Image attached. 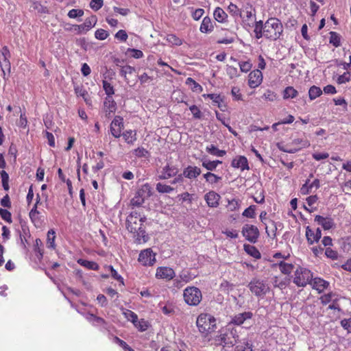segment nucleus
<instances>
[{
	"mask_svg": "<svg viewBox=\"0 0 351 351\" xmlns=\"http://www.w3.org/2000/svg\"><path fill=\"white\" fill-rule=\"evenodd\" d=\"M186 84L189 86L193 92L201 93L203 90L202 86L196 82L193 78L188 77L186 80Z\"/></svg>",
	"mask_w": 351,
	"mask_h": 351,
	"instance_id": "obj_36",
	"label": "nucleus"
},
{
	"mask_svg": "<svg viewBox=\"0 0 351 351\" xmlns=\"http://www.w3.org/2000/svg\"><path fill=\"white\" fill-rule=\"evenodd\" d=\"M152 195V187L147 183L143 184L141 189L137 191L136 195L132 199L131 204L135 206H140L145 202L146 197Z\"/></svg>",
	"mask_w": 351,
	"mask_h": 351,
	"instance_id": "obj_9",
	"label": "nucleus"
},
{
	"mask_svg": "<svg viewBox=\"0 0 351 351\" xmlns=\"http://www.w3.org/2000/svg\"><path fill=\"white\" fill-rule=\"evenodd\" d=\"M313 278L312 272L304 267H298L295 271L293 282L298 287H305L311 282Z\"/></svg>",
	"mask_w": 351,
	"mask_h": 351,
	"instance_id": "obj_8",
	"label": "nucleus"
},
{
	"mask_svg": "<svg viewBox=\"0 0 351 351\" xmlns=\"http://www.w3.org/2000/svg\"><path fill=\"white\" fill-rule=\"evenodd\" d=\"M206 150L210 154L217 157H223L226 154V152L225 150L219 149L215 145L213 144L207 146Z\"/></svg>",
	"mask_w": 351,
	"mask_h": 351,
	"instance_id": "obj_32",
	"label": "nucleus"
},
{
	"mask_svg": "<svg viewBox=\"0 0 351 351\" xmlns=\"http://www.w3.org/2000/svg\"><path fill=\"white\" fill-rule=\"evenodd\" d=\"M306 237L308 244L313 245L314 243L318 242L319 239L316 236L315 232L310 228L309 226H307L306 228Z\"/></svg>",
	"mask_w": 351,
	"mask_h": 351,
	"instance_id": "obj_35",
	"label": "nucleus"
},
{
	"mask_svg": "<svg viewBox=\"0 0 351 351\" xmlns=\"http://www.w3.org/2000/svg\"><path fill=\"white\" fill-rule=\"evenodd\" d=\"M235 351H252V345L247 340L243 339L236 346Z\"/></svg>",
	"mask_w": 351,
	"mask_h": 351,
	"instance_id": "obj_44",
	"label": "nucleus"
},
{
	"mask_svg": "<svg viewBox=\"0 0 351 351\" xmlns=\"http://www.w3.org/2000/svg\"><path fill=\"white\" fill-rule=\"evenodd\" d=\"M298 95V91L292 86L287 87L283 92L285 99H293Z\"/></svg>",
	"mask_w": 351,
	"mask_h": 351,
	"instance_id": "obj_40",
	"label": "nucleus"
},
{
	"mask_svg": "<svg viewBox=\"0 0 351 351\" xmlns=\"http://www.w3.org/2000/svg\"><path fill=\"white\" fill-rule=\"evenodd\" d=\"M322 89L317 86H312L308 90L309 99L312 101L322 95Z\"/></svg>",
	"mask_w": 351,
	"mask_h": 351,
	"instance_id": "obj_39",
	"label": "nucleus"
},
{
	"mask_svg": "<svg viewBox=\"0 0 351 351\" xmlns=\"http://www.w3.org/2000/svg\"><path fill=\"white\" fill-rule=\"evenodd\" d=\"M350 76L351 75L349 72H345L337 77V82L339 84H345L350 80Z\"/></svg>",
	"mask_w": 351,
	"mask_h": 351,
	"instance_id": "obj_62",
	"label": "nucleus"
},
{
	"mask_svg": "<svg viewBox=\"0 0 351 351\" xmlns=\"http://www.w3.org/2000/svg\"><path fill=\"white\" fill-rule=\"evenodd\" d=\"M238 339L237 330L232 324H228L219 330L218 334L214 337V341L217 346L232 348L237 343Z\"/></svg>",
	"mask_w": 351,
	"mask_h": 351,
	"instance_id": "obj_2",
	"label": "nucleus"
},
{
	"mask_svg": "<svg viewBox=\"0 0 351 351\" xmlns=\"http://www.w3.org/2000/svg\"><path fill=\"white\" fill-rule=\"evenodd\" d=\"M122 311L123 315H124L125 318L127 319L128 321L132 322L133 324L137 322L138 316L135 313L129 309L125 308H123Z\"/></svg>",
	"mask_w": 351,
	"mask_h": 351,
	"instance_id": "obj_41",
	"label": "nucleus"
},
{
	"mask_svg": "<svg viewBox=\"0 0 351 351\" xmlns=\"http://www.w3.org/2000/svg\"><path fill=\"white\" fill-rule=\"evenodd\" d=\"M199 331L204 336L216 328V319L210 314L201 313L196 321Z\"/></svg>",
	"mask_w": 351,
	"mask_h": 351,
	"instance_id": "obj_4",
	"label": "nucleus"
},
{
	"mask_svg": "<svg viewBox=\"0 0 351 351\" xmlns=\"http://www.w3.org/2000/svg\"><path fill=\"white\" fill-rule=\"evenodd\" d=\"M213 15L215 19L219 23L225 22L228 17L226 12L221 8H217L214 11Z\"/></svg>",
	"mask_w": 351,
	"mask_h": 351,
	"instance_id": "obj_33",
	"label": "nucleus"
},
{
	"mask_svg": "<svg viewBox=\"0 0 351 351\" xmlns=\"http://www.w3.org/2000/svg\"><path fill=\"white\" fill-rule=\"evenodd\" d=\"M107 268L110 271L111 276L114 279L119 281L120 282H121L122 285L124 284L123 278H122V276L121 275H119L118 274V272L114 269V267L112 265L108 266Z\"/></svg>",
	"mask_w": 351,
	"mask_h": 351,
	"instance_id": "obj_56",
	"label": "nucleus"
},
{
	"mask_svg": "<svg viewBox=\"0 0 351 351\" xmlns=\"http://www.w3.org/2000/svg\"><path fill=\"white\" fill-rule=\"evenodd\" d=\"M108 33L107 31L103 29H99L95 31V36L97 39L100 40H104L108 36Z\"/></svg>",
	"mask_w": 351,
	"mask_h": 351,
	"instance_id": "obj_57",
	"label": "nucleus"
},
{
	"mask_svg": "<svg viewBox=\"0 0 351 351\" xmlns=\"http://www.w3.org/2000/svg\"><path fill=\"white\" fill-rule=\"evenodd\" d=\"M145 220V217L136 211H132L127 217V229L134 234L137 241L140 243L147 242L149 239L144 227Z\"/></svg>",
	"mask_w": 351,
	"mask_h": 351,
	"instance_id": "obj_1",
	"label": "nucleus"
},
{
	"mask_svg": "<svg viewBox=\"0 0 351 351\" xmlns=\"http://www.w3.org/2000/svg\"><path fill=\"white\" fill-rule=\"evenodd\" d=\"M97 18L95 15H92L90 17L86 19L84 26L86 27V29L89 31L91 28H93L97 23Z\"/></svg>",
	"mask_w": 351,
	"mask_h": 351,
	"instance_id": "obj_46",
	"label": "nucleus"
},
{
	"mask_svg": "<svg viewBox=\"0 0 351 351\" xmlns=\"http://www.w3.org/2000/svg\"><path fill=\"white\" fill-rule=\"evenodd\" d=\"M195 278L189 271H182L176 280V284L178 287H182L183 283H187Z\"/></svg>",
	"mask_w": 351,
	"mask_h": 351,
	"instance_id": "obj_22",
	"label": "nucleus"
},
{
	"mask_svg": "<svg viewBox=\"0 0 351 351\" xmlns=\"http://www.w3.org/2000/svg\"><path fill=\"white\" fill-rule=\"evenodd\" d=\"M291 145L294 147H289L288 145L279 143L277 144V147L283 152L294 154L301 149L308 147L310 142L304 138H295L292 141Z\"/></svg>",
	"mask_w": 351,
	"mask_h": 351,
	"instance_id": "obj_6",
	"label": "nucleus"
},
{
	"mask_svg": "<svg viewBox=\"0 0 351 351\" xmlns=\"http://www.w3.org/2000/svg\"><path fill=\"white\" fill-rule=\"evenodd\" d=\"M156 190L159 193H171L174 191V188L165 183L158 182L156 185Z\"/></svg>",
	"mask_w": 351,
	"mask_h": 351,
	"instance_id": "obj_34",
	"label": "nucleus"
},
{
	"mask_svg": "<svg viewBox=\"0 0 351 351\" xmlns=\"http://www.w3.org/2000/svg\"><path fill=\"white\" fill-rule=\"evenodd\" d=\"M156 254L151 248H147L140 252L138 261L144 267H152L156 262Z\"/></svg>",
	"mask_w": 351,
	"mask_h": 351,
	"instance_id": "obj_10",
	"label": "nucleus"
},
{
	"mask_svg": "<svg viewBox=\"0 0 351 351\" xmlns=\"http://www.w3.org/2000/svg\"><path fill=\"white\" fill-rule=\"evenodd\" d=\"M201 169L195 166H188L183 171V176L189 179L196 178L201 173Z\"/></svg>",
	"mask_w": 351,
	"mask_h": 351,
	"instance_id": "obj_23",
	"label": "nucleus"
},
{
	"mask_svg": "<svg viewBox=\"0 0 351 351\" xmlns=\"http://www.w3.org/2000/svg\"><path fill=\"white\" fill-rule=\"evenodd\" d=\"M273 285L275 287L283 289L287 287V280L286 279L282 280L278 277H275L273 280Z\"/></svg>",
	"mask_w": 351,
	"mask_h": 351,
	"instance_id": "obj_51",
	"label": "nucleus"
},
{
	"mask_svg": "<svg viewBox=\"0 0 351 351\" xmlns=\"http://www.w3.org/2000/svg\"><path fill=\"white\" fill-rule=\"evenodd\" d=\"M213 29L211 19L209 17H204L200 25L199 30L202 33L210 32Z\"/></svg>",
	"mask_w": 351,
	"mask_h": 351,
	"instance_id": "obj_30",
	"label": "nucleus"
},
{
	"mask_svg": "<svg viewBox=\"0 0 351 351\" xmlns=\"http://www.w3.org/2000/svg\"><path fill=\"white\" fill-rule=\"evenodd\" d=\"M315 221L324 230H330L334 226V221L330 217H324L321 215H316Z\"/></svg>",
	"mask_w": 351,
	"mask_h": 351,
	"instance_id": "obj_21",
	"label": "nucleus"
},
{
	"mask_svg": "<svg viewBox=\"0 0 351 351\" xmlns=\"http://www.w3.org/2000/svg\"><path fill=\"white\" fill-rule=\"evenodd\" d=\"M226 72L230 78L233 79L239 76L238 70L236 67L232 66H228Z\"/></svg>",
	"mask_w": 351,
	"mask_h": 351,
	"instance_id": "obj_63",
	"label": "nucleus"
},
{
	"mask_svg": "<svg viewBox=\"0 0 351 351\" xmlns=\"http://www.w3.org/2000/svg\"><path fill=\"white\" fill-rule=\"evenodd\" d=\"M310 179H307L305 183L301 186L300 192L302 195H308L309 194L312 189L309 185Z\"/></svg>",
	"mask_w": 351,
	"mask_h": 351,
	"instance_id": "obj_61",
	"label": "nucleus"
},
{
	"mask_svg": "<svg viewBox=\"0 0 351 351\" xmlns=\"http://www.w3.org/2000/svg\"><path fill=\"white\" fill-rule=\"evenodd\" d=\"M167 41L169 43L176 46H180L183 43L182 40L175 34H168L167 36Z\"/></svg>",
	"mask_w": 351,
	"mask_h": 351,
	"instance_id": "obj_47",
	"label": "nucleus"
},
{
	"mask_svg": "<svg viewBox=\"0 0 351 351\" xmlns=\"http://www.w3.org/2000/svg\"><path fill=\"white\" fill-rule=\"evenodd\" d=\"M265 38L271 40L280 38L283 32L281 21L277 18H270L265 22Z\"/></svg>",
	"mask_w": 351,
	"mask_h": 351,
	"instance_id": "obj_3",
	"label": "nucleus"
},
{
	"mask_svg": "<svg viewBox=\"0 0 351 351\" xmlns=\"http://www.w3.org/2000/svg\"><path fill=\"white\" fill-rule=\"evenodd\" d=\"M313 289L317 290L319 293L323 292L329 286V282L321 278H315L311 280Z\"/></svg>",
	"mask_w": 351,
	"mask_h": 351,
	"instance_id": "obj_20",
	"label": "nucleus"
},
{
	"mask_svg": "<svg viewBox=\"0 0 351 351\" xmlns=\"http://www.w3.org/2000/svg\"><path fill=\"white\" fill-rule=\"evenodd\" d=\"M263 98L267 101H274L276 99L277 96L276 94L270 90H267L263 95Z\"/></svg>",
	"mask_w": 351,
	"mask_h": 351,
	"instance_id": "obj_64",
	"label": "nucleus"
},
{
	"mask_svg": "<svg viewBox=\"0 0 351 351\" xmlns=\"http://www.w3.org/2000/svg\"><path fill=\"white\" fill-rule=\"evenodd\" d=\"M202 166L206 168L208 171H215L217 168L214 162L211 160H207L206 158H204L202 159Z\"/></svg>",
	"mask_w": 351,
	"mask_h": 351,
	"instance_id": "obj_53",
	"label": "nucleus"
},
{
	"mask_svg": "<svg viewBox=\"0 0 351 351\" xmlns=\"http://www.w3.org/2000/svg\"><path fill=\"white\" fill-rule=\"evenodd\" d=\"M263 81V74L259 69L252 71L248 75V85L252 88L258 87Z\"/></svg>",
	"mask_w": 351,
	"mask_h": 351,
	"instance_id": "obj_15",
	"label": "nucleus"
},
{
	"mask_svg": "<svg viewBox=\"0 0 351 351\" xmlns=\"http://www.w3.org/2000/svg\"><path fill=\"white\" fill-rule=\"evenodd\" d=\"M56 232L54 230L51 229L47 232V247L51 250L56 249V244H55V240H56Z\"/></svg>",
	"mask_w": 351,
	"mask_h": 351,
	"instance_id": "obj_31",
	"label": "nucleus"
},
{
	"mask_svg": "<svg viewBox=\"0 0 351 351\" xmlns=\"http://www.w3.org/2000/svg\"><path fill=\"white\" fill-rule=\"evenodd\" d=\"M77 263L80 265L91 270L97 271L99 269V265L94 261H90L82 258H79Z\"/></svg>",
	"mask_w": 351,
	"mask_h": 351,
	"instance_id": "obj_29",
	"label": "nucleus"
},
{
	"mask_svg": "<svg viewBox=\"0 0 351 351\" xmlns=\"http://www.w3.org/2000/svg\"><path fill=\"white\" fill-rule=\"evenodd\" d=\"M252 316V313L250 312H245L236 315L232 319L231 324L241 325L246 319H250Z\"/></svg>",
	"mask_w": 351,
	"mask_h": 351,
	"instance_id": "obj_24",
	"label": "nucleus"
},
{
	"mask_svg": "<svg viewBox=\"0 0 351 351\" xmlns=\"http://www.w3.org/2000/svg\"><path fill=\"white\" fill-rule=\"evenodd\" d=\"M240 70L241 72L247 73L252 69V64L250 61H241L239 62Z\"/></svg>",
	"mask_w": 351,
	"mask_h": 351,
	"instance_id": "obj_55",
	"label": "nucleus"
},
{
	"mask_svg": "<svg viewBox=\"0 0 351 351\" xmlns=\"http://www.w3.org/2000/svg\"><path fill=\"white\" fill-rule=\"evenodd\" d=\"M104 5L103 0H91L90 2V7L94 11H97L102 8Z\"/></svg>",
	"mask_w": 351,
	"mask_h": 351,
	"instance_id": "obj_59",
	"label": "nucleus"
},
{
	"mask_svg": "<svg viewBox=\"0 0 351 351\" xmlns=\"http://www.w3.org/2000/svg\"><path fill=\"white\" fill-rule=\"evenodd\" d=\"M239 15L245 27H253L256 21V14L255 10L252 5L249 3L243 5L239 10Z\"/></svg>",
	"mask_w": 351,
	"mask_h": 351,
	"instance_id": "obj_7",
	"label": "nucleus"
},
{
	"mask_svg": "<svg viewBox=\"0 0 351 351\" xmlns=\"http://www.w3.org/2000/svg\"><path fill=\"white\" fill-rule=\"evenodd\" d=\"M183 298L187 304L197 306L202 299V291L197 287H188L184 290Z\"/></svg>",
	"mask_w": 351,
	"mask_h": 351,
	"instance_id": "obj_5",
	"label": "nucleus"
},
{
	"mask_svg": "<svg viewBox=\"0 0 351 351\" xmlns=\"http://www.w3.org/2000/svg\"><path fill=\"white\" fill-rule=\"evenodd\" d=\"M221 196L216 192L210 191L205 194L204 199L210 208H217L219 205Z\"/></svg>",
	"mask_w": 351,
	"mask_h": 351,
	"instance_id": "obj_17",
	"label": "nucleus"
},
{
	"mask_svg": "<svg viewBox=\"0 0 351 351\" xmlns=\"http://www.w3.org/2000/svg\"><path fill=\"white\" fill-rule=\"evenodd\" d=\"M244 250L249 255L252 256V257L256 259L260 258L261 256L259 251L254 245H244Z\"/></svg>",
	"mask_w": 351,
	"mask_h": 351,
	"instance_id": "obj_38",
	"label": "nucleus"
},
{
	"mask_svg": "<svg viewBox=\"0 0 351 351\" xmlns=\"http://www.w3.org/2000/svg\"><path fill=\"white\" fill-rule=\"evenodd\" d=\"M178 173V169L176 166L167 164L158 171V178L159 180H168L176 176Z\"/></svg>",
	"mask_w": 351,
	"mask_h": 351,
	"instance_id": "obj_14",
	"label": "nucleus"
},
{
	"mask_svg": "<svg viewBox=\"0 0 351 351\" xmlns=\"http://www.w3.org/2000/svg\"><path fill=\"white\" fill-rule=\"evenodd\" d=\"M253 27H254V32L257 39L265 37V23L263 21H255Z\"/></svg>",
	"mask_w": 351,
	"mask_h": 351,
	"instance_id": "obj_26",
	"label": "nucleus"
},
{
	"mask_svg": "<svg viewBox=\"0 0 351 351\" xmlns=\"http://www.w3.org/2000/svg\"><path fill=\"white\" fill-rule=\"evenodd\" d=\"M39 202H40V197H39V195H38L37 199H36V202L35 203L34 206H33V208H32V210L29 212V217L33 222L37 221L38 219V216L39 212L37 210V206H38V204L39 203Z\"/></svg>",
	"mask_w": 351,
	"mask_h": 351,
	"instance_id": "obj_43",
	"label": "nucleus"
},
{
	"mask_svg": "<svg viewBox=\"0 0 351 351\" xmlns=\"http://www.w3.org/2000/svg\"><path fill=\"white\" fill-rule=\"evenodd\" d=\"M104 110L106 112L110 114L115 112L117 108L116 102L112 97H106L104 103Z\"/></svg>",
	"mask_w": 351,
	"mask_h": 351,
	"instance_id": "obj_27",
	"label": "nucleus"
},
{
	"mask_svg": "<svg viewBox=\"0 0 351 351\" xmlns=\"http://www.w3.org/2000/svg\"><path fill=\"white\" fill-rule=\"evenodd\" d=\"M134 70V68L130 65L123 66L120 69V74L126 78L127 74H132Z\"/></svg>",
	"mask_w": 351,
	"mask_h": 351,
	"instance_id": "obj_60",
	"label": "nucleus"
},
{
	"mask_svg": "<svg viewBox=\"0 0 351 351\" xmlns=\"http://www.w3.org/2000/svg\"><path fill=\"white\" fill-rule=\"evenodd\" d=\"M122 136L125 141L128 144L133 145L136 141V132L135 130H125L123 133Z\"/></svg>",
	"mask_w": 351,
	"mask_h": 351,
	"instance_id": "obj_28",
	"label": "nucleus"
},
{
	"mask_svg": "<svg viewBox=\"0 0 351 351\" xmlns=\"http://www.w3.org/2000/svg\"><path fill=\"white\" fill-rule=\"evenodd\" d=\"M243 237L251 243H255L259 236V231L256 226L245 224L242 229Z\"/></svg>",
	"mask_w": 351,
	"mask_h": 351,
	"instance_id": "obj_13",
	"label": "nucleus"
},
{
	"mask_svg": "<svg viewBox=\"0 0 351 351\" xmlns=\"http://www.w3.org/2000/svg\"><path fill=\"white\" fill-rule=\"evenodd\" d=\"M134 325L141 332L145 331L149 326V322L143 319L141 320L137 319V322Z\"/></svg>",
	"mask_w": 351,
	"mask_h": 351,
	"instance_id": "obj_48",
	"label": "nucleus"
},
{
	"mask_svg": "<svg viewBox=\"0 0 351 351\" xmlns=\"http://www.w3.org/2000/svg\"><path fill=\"white\" fill-rule=\"evenodd\" d=\"M202 96L205 99L209 98L211 99L217 107H220V103L223 101L221 97L218 94H204Z\"/></svg>",
	"mask_w": 351,
	"mask_h": 351,
	"instance_id": "obj_45",
	"label": "nucleus"
},
{
	"mask_svg": "<svg viewBox=\"0 0 351 351\" xmlns=\"http://www.w3.org/2000/svg\"><path fill=\"white\" fill-rule=\"evenodd\" d=\"M339 295L333 292H330L326 294H324L320 297L321 303L326 305L330 302H338L339 300Z\"/></svg>",
	"mask_w": 351,
	"mask_h": 351,
	"instance_id": "obj_25",
	"label": "nucleus"
},
{
	"mask_svg": "<svg viewBox=\"0 0 351 351\" xmlns=\"http://www.w3.org/2000/svg\"><path fill=\"white\" fill-rule=\"evenodd\" d=\"M103 88L106 94V97H112L114 93V87L106 80H103Z\"/></svg>",
	"mask_w": 351,
	"mask_h": 351,
	"instance_id": "obj_49",
	"label": "nucleus"
},
{
	"mask_svg": "<svg viewBox=\"0 0 351 351\" xmlns=\"http://www.w3.org/2000/svg\"><path fill=\"white\" fill-rule=\"evenodd\" d=\"M204 178L208 183L211 184H216L221 180V178L220 176H218L211 172H208L205 173L204 175Z\"/></svg>",
	"mask_w": 351,
	"mask_h": 351,
	"instance_id": "obj_42",
	"label": "nucleus"
},
{
	"mask_svg": "<svg viewBox=\"0 0 351 351\" xmlns=\"http://www.w3.org/2000/svg\"><path fill=\"white\" fill-rule=\"evenodd\" d=\"M228 208L231 211H234L239 208L240 203L237 199H232L228 200Z\"/></svg>",
	"mask_w": 351,
	"mask_h": 351,
	"instance_id": "obj_54",
	"label": "nucleus"
},
{
	"mask_svg": "<svg viewBox=\"0 0 351 351\" xmlns=\"http://www.w3.org/2000/svg\"><path fill=\"white\" fill-rule=\"evenodd\" d=\"M231 165L232 167L240 169L241 171L248 170L250 169L247 159L243 156L235 157L232 160Z\"/></svg>",
	"mask_w": 351,
	"mask_h": 351,
	"instance_id": "obj_19",
	"label": "nucleus"
},
{
	"mask_svg": "<svg viewBox=\"0 0 351 351\" xmlns=\"http://www.w3.org/2000/svg\"><path fill=\"white\" fill-rule=\"evenodd\" d=\"M251 292L256 296L265 295L269 291V286L263 280L254 279L248 285Z\"/></svg>",
	"mask_w": 351,
	"mask_h": 351,
	"instance_id": "obj_11",
	"label": "nucleus"
},
{
	"mask_svg": "<svg viewBox=\"0 0 351 351\" xmlns=\"http://www.w3.org/2000/svg\"><path fill=\"white\" fill-rule=\"evenodd\" d=\"M84 15V11L81 9H72L68 12V16L71 19H75Z\"/></svg>",
	"mask_w": 351,
	"mask_h": 351,
	"instance_id": "obj_58",
	"label": "nucleus"
},
{
	"mask_svg": "<svg viewBox=\"0 0 351 351\" xmlns=\"http://www.w3.org/2000/svg\"><path fill=\"white\" fill-rule=\"evenodd\" d=\"M255 210H256V206L252 205L245 209V210L243 212V216L247 217V218H254L255 217Z\"/></svg>",
	"mask_w": 351,
	"mask_h": 351,
	"instance_id": "obj_52",
	"label": "nucleus"
},
{
	"mask_svg": "<svg viewBox=\"0 0 351 351\" xmlns=\"http://www.w3.org/2000/svg\"><path fill=\"white\" fill-rule=\"evenodd\" d=\"M123 128V119L121 117H115L110 124V132L115 138H119L121 130Z\"/></svg>",
	"mask_w": 351,
	"mask_h": 351,
	"instance_id": "obj_16",
	"label": "nucleus"
},
{
	"mask_svg": "<svg viewBox=\"0 0 351 351\" xmlns=\"http://www.w3.org/2000/svg\"><path fill=\"white\" fill-rule=\"evenodd\" d=\"M176 276L174 269L169 267H158L156 271L155 277L158 280L170 281Z\"/></svg>",
	"mask_w": 351,
	"mask_h": 351,
	"instance_id": "obj_12",
	"label": "nucleus"
},
{
	"mask_svg": "<svg viewBox=\"0 0 351 351\" xmlns=\"http://www.w3.org/2000/svg\"><path fill=\"white\" fill-rule=\"evenodd\" d=\"M75 93L77 96L82 97L84 101L88 103V93L82 87L80 86H76L74 88Z\"/></svg>",
	"mask_w": 351,
	"mask_h": 351,
	"instance_id": "obj_50",
	"label": "nucleus"
},
{
	"mask_svg": "<svg viewBox=\"0 0 351 351\" xmlns=\"http://www.w3.org/2000/svg\"><path fill=\"white\" fill-rule=\"evenodd\" d=\"M10 57V53L8 48V47L4 46L1 51L0 55V66L1 67V70L3 71V75H5V71L3 68V66L5 68H7L8 70H10V62L9 61V58Z\"/></svg>",
	"mask_w": 351,
	"mask_h": 351,
	"instance_id": "obj_18",
	"label": "nucleus"
},
{
	"mask_svg": "<svg viewBox=\"0 0 351 351\" xmlns=\"http://www.w3.org/2000/svg\"><path fill=\"white\" fill-rule=\"evenodd\" d=\"M278 265L280 271L286 275L290 274L293 269V265L292 264L285 263L283 261H280Z\"/></svg>",
	"mask_w": 351,
	"mask_h": 351,
	"instance_id": "obj_37",
	"label": "nucleus"
}]
</instances>
